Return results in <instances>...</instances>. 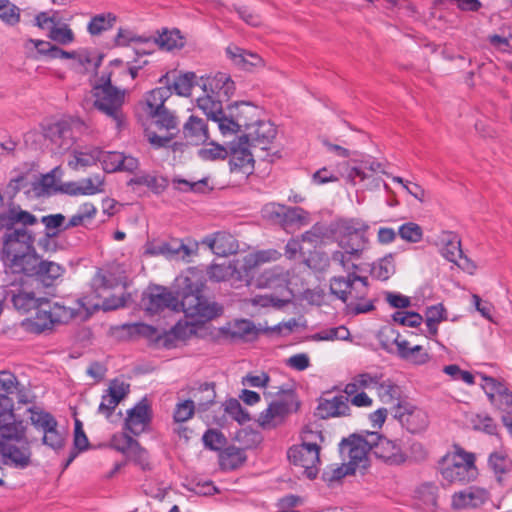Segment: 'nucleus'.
Returning <instances> with one entry per match:
<instances>
[{
	"label": "nucleus",
	"mask_w": 512,
	"mask_h": 512,
	"mask_svg": "<svg viewBox=\"0 0 512 512\" xmlns=\"http://www.w3.org/2000/svg\"><path fill=\"white\" fill-rule=\"evenodd\" d=\"M21 19V9L10 0H0V20L7 26H16Z\"/></svg>",
	"instance_id": "de8ad7c7"
},
{
	"label": "nucleus",
	"mask_w": 512,
	"mask_h": 512,
	"mask_svg": "<svg viewBox=\"0 0 512 512\" xmlns=\"http://www.w3.org/2000/svg\"><path fill=\"white\" fill-rule=\"evenodd\" d=\"M183 134L188 144L201 145L209 139L206 122L194 115H191L183 127Z\"/></svg>",
	"instance_id": "2f4dec72"
},
{
	"label": "nucleus",
	"mask_w": 512,
	"mask_h": 512,
	"mask_svg": "<svg viewBox=\"0 0 512 512\" xmlns=\"http://www.w3.org/2000/svg\"><path fill=\"white\" fill-rule=\"evenodd\" d=\"M196 75L193 72H187L177 76L172 86L176 93L180 96H189L194 86Z\"/></svg>",
	"instance_id": "0e129e2a"
},
{
	"label": "nucleus",
	"mask_w": 512,
	"mask_h": 512,
	"mask_svg": "<svg viewBox=\"0 0 512 512\" xmlns=\"http://www.w3.org/2000/svg\"><path fill=\"white\" fill-rule=\"evenodd\" d=\"M311 338L315 341L348 340L350 332L345 326H339L320 331Z\"/></svg>",
	"instance_id": "4d7b16f0"
},
{
	"label": "nucleus",
	"mask_w": 512,
	"mask_h": 512,
	"mask_svg": "<svg viewBox=\"0 0 512 512\" xmlns=\"http://www.w3.org/2000/svg\"><path fill=\"white\" fill-rule=\"evenodd\" d=\"M368 228V225L358 218L334 220V241L341 250L331 254L333 263L338 264L344 271L357 270L359 266L352 261L360 259L368 249Z\"/></svg>",
	"instance_id": "f257e3e1"
},
{
	"label": "nucleus",
	"mask_w": 512,
	"mask_h": 512,
	"mask_svg": "<svg viewBox=\"0 0 512 512\" xmlns=\"http://www.w3.org/2000/svg\"><path fill=\"white\" fill-rule=\"evenodd\" d=\"M237 272L236 266L231 262L212 263L208 266L205 276L213 282H223L231 278Z\"/></svg>",
	"instance_id": "a18cd8bd"
},
{
	"label": "nucleus",
	"mask_w": 512,
	"mask_h": 512,
	"mask_svg": "<svg viewBox=\"0 0 512 512\" xmlns=\"http://www.w3.org/2000/svg\"><path fill=\"white\" fill-rule=\"evenodd\" d=\"M395 273L392 255L385 256L371 267V275L381 281L388 280Z\"/></svg>",
	"instance_id": "09e8293b"
},
{
	"label": "nucleus",
	"mask_w": 512,
	"mask_h": 512,
	"mask_svg": "<svg viewBox=\"0 0 512 512\" xmlns=\"http://www.w3.org/2000/svg\"><path fill=\"white\" fill-rule=\"evenodd\" d=\"M179 288V311H183L186 317L199 319H212L218 316L222 308L216 303H210L203 295L205 287V273L198 267L188 268L177 279Z\"/></svg>",
	"instance_id": "f03ea898"
},
{
	"label": "nucleus",
	"mask_w": 512,
	"mask_h": 512,
	"mask_svg": "<svg viewBox=\"0 0 512 512\" xmlns=\"http://www.w3.org/2000/svg\"><path fill=\"white\" fill-rule=\"evenodd\" d=\"M197 409L193 400L187 399L176 404L173 418L175 422L183 423L191 419Z\"/></svg>",
	"instance_id": "69168bd1"
},
{
	"label": "nucleus",
	"mask_w": 512,
	"mask_h": 512,
	"mask_svg": "<svg viewBox=\"0 0 512 512\" xmlns=\"http://www.w3.org/2000/svg\"><path fill=\"white\" fill-rule=\"evenodd\" d=\"M393 416L399 420L401 425L410 433L424 431L429 423L427 413L407 402L398 403L393 408Z\"/></svg>",
	"instance_id": "f3484780"
},
{
	"label": "nucleus",
	"mask_w": 512,
	"mask_h": 512,
	"mask_svg": "<svg viewBox=\"0 0 512 512\" xmlns=\"http://www.w3.org/2000/svg\"><path fill=\"white\" fill-rule=\"evenodd\" d=\"M256 112L254 106L244 102L229 106L225 117L220 121V132L226 136L243 129L246 133L249 127L254 124Z\"/></svg>",
	"instance_id": "9d476101"
},
{
	"label": "nucleus",
	"mask_w": 512,
	"mask_h": 512,
	"mask_svg": "<svg viewBox=\"0 0 512 512\" xmlns=\"http://www.w3.org/2000/svg\"><path fill=\"white\" fill-rule=\"evenodd\" d=\"M334 235V221L329 224L317 222L301 235V240L316 248L326 244L328 241H334Z\"/></svg>",
	"instance_id": "7c9ffc66"
},
{
	"label": "nucleus",
	"mask_w": 512,
	"mask_h": 512,
	"mask_svg": "<svg viewBox=\"0 0 512 512\" xmlns=\"http://www.w3.org/2000/svg\"><path fill=\"white\" fill-rule=\"evenodd\" d=\"M476 456L459 446L445 454L438 463L442 482L447 484H466L477 479L479 472Z\"/></svg>",
	"instance_id": "39448f33"
},
{
	"label": "nucleus",
	"mask_w": 512,
	"mask_h": 512,
	"mask_svg": "<svg viewBox=\"0 0 512 512\" xmlns=\"http://www.w3.org/2000/svg\"><path fill=\"white\" fill-rule=\"evenodd\" d=\"M324 440L325 438L321 430H314L311 426H305L301 433L300 445L320 452Z\"/></svg>",
	"instance_id": "603ef678"
},
{
	"label": "nucleus",
	"mask_w": 512,
	"mask_h": 512,
	"mask_svg": "<svg viewBox=\"0 0 512 512\" xmlns=\"http://www.w3.org/2000/svg\"><path fill=\"white\" fill-rule=\"evenodd\" d=\"M170 96V89L167 87H159L151 90L145 99L146 113L150 116L157 113L158 111L166 108L165 101Z\"/></svg>",
	"instance_id": "79ce46f5"
},
{
	"label": "nucleus",
	"mask_w": 512,
	"mask_h": 512,
	"mask_svg": "<svg viewBox=\"0 0 512 512\" xmlns=\"http://www.w3.org/2000/svg\"><path fill=\"white\" fill-rule=\"evenodd\" d=\"M94 91L95 108L111 119L116 129L120 130L125 123L123 112L125 92L114 87L110 77L102 85L96 86Z\"/></svg>",
	"instance_id": "423d86ee"
},
{
	"label": "nucleus",
	"mask_w": 512,
	"mask_h": 512,
	"mask_svg": "<svg viewBox=\"0 0 512 512\" xmlns=\"http://www.w3.org/2000/svg\"><path fill=\"white\" fill-rule=\"evenodd\" d=\"M347 276H334L330 280V291L346 303L357 292L363 295L369 286L368 278L356 274V270L346 271Z\"/></svg>",
	"instance_id": "ddd939ff"
},
{
	"label": "nucleus",
	"mask_w": 512,
	"mask_h": 512,
	"mask_svg": "<svg viewBox=\"0 0 512 512\" xmlns=\"http://www.w3.org/2000/svg\"><path fill=\"white\" fill-rule=\"evenodd\" d=\"M11 301L14 307L23 312H29L31 310H42L44 304L48 303V299L42 297H36L34 292H27L24 290L19 291L12 295Z\"/></svg>",
	"instance_id": "4c0bfd02"
},
{
	"label": "nucleus",
	"mask_w": 512,
	"mask_h": 512,
	"mask_svg": "<svg viewBox=\"0 0 512 512\" xmlns=\"http://www.w3.org/2000/svg\"><path fill=\"white\" fill-rule=\"evenodd\" d=\"M276 135L277 129L272 122L256 119L248 131L240 137L244 138V141L249 143L251 147H260L262 150H267Z\"/></svg>",
	"instance_id": "412c9836"
},
{
	"label": "nucleus",
	"mask_w": 512,
	"mask_h": 512,
	"mask_svg": "<svg viewBox=\"0 0 512 512\" xmlns=\"http://www.w3.org/2000/svg\"><path fill=\"white\" fill-rule=\"evenodd\" d=\"M75 316L74 309L70 307H66L58 302L50 303L48 300L47 304H44L42 310L37 312V320H41L44 317L45 321L43 323L36 322V325L40 328V330H45L51 328V326L55 323H66L69 320L73 319Z\"/></svg>",
	"instance_id": "5701e85b"
},
{
	"label": "nucleus",
	"mask_w": 512,
	"mask_h": 512,
	"mask_svg": "<svg viewBox=\"0 0 512 512\" xmlns=\"http://www.w3.org/2000/svg\"><path fill=\"white\" fill-rule=\"evenodd\" d=\"M226 54L236 66L244 70H251L253 67L261 66L263 63L262 58L258 54L238 46L227 47Z\"/></svg>",
	"instance_id": "c9c22d12"
},
{
	"label": "nucleus",
	"mask_w": 512,
	"mask_h": 512,
	"mask_svg": "<svg viewBox=\"0 0 512 512\" xmlns=\"http://www.w3.org/2000/svg\"><path fill=\"white\" fill-rule=\"evenodd\" d=\"M33 244L34 236L27 229H15L6 233L1 251L5 270L32 277L40 258Z\"/></svg>",
	"instance_id": "20e7f679"
},
{
	"label": "nucleus",
	"mask_w": 512,
	"mask_h": 512,
	"mask_svg": "<svg viewBox=\"0 0 512 512\" xmlns=\"http://www.w3.org/2000/svg\"><path fill=\"white\" fill-rule=\"evenodd\" d=\"M489 470L493 473L496 482L505 486L507 476L512 472V459L504 451L492 452L487 460Z\"/></svg>",
	"instance_id": "c85d7f7f"
},
{
	"label": "nucleus",
	"mask_w": 512,
	"mask_h": 512,
	"mask_svg": "<svg viewBox=\"0 0 512 512\" xmlns=\"http://www.w3.org/2000/svg\"><path fill=\"white\" fill-rule=\"evenodd\" d=\"M355 470L353 467H350L348 463H343L342 465H331L323 472V480L332 483L341 480L343 477L347 475L354 474Z\"/></svg>",
	"instance_id": "680f3d73"
},
{
	"label": "nucleus",
	"mask_w": 512,
	"mask_h": 512,
	"mask_svg": "<svg viewBox=\"0 0 512 512\" xmlns=\"http://www.w3.org/2000/svg\"><path fill=\"white\" fill-rule=\"evenodd\" d=\"M373 439H378L376 434L367 432L365 436L351 435L341 441L339 449L342 458L344 461H347L348 465L353 467L355 471L368 467V453L371 452Z\"/></svg>",
	"instance_id": "6e6552de"
},
{
	"label": "nucleus",
	"mask_w": 512,
	"mask_h": 512,
	"mask_svg": "<svg viewBox=\"0 0 512 512\" xmlns=\"http://www.w3.org/2000/svg\"><path fill=\"white\" fill-rule=\"evenodd\" d=\"M204 243L218 256H228L237 253L239 245L237 240L227 232H217L206 237Z\"/></svg>",
	"instance_id": "c756f323"
},
{
	"label": "nucleus",
	"mask_w": 512,
	"mask_h": 512,
	"mask_svg": "<svg viewBox=\"0 0 512 512\" xmlns=\"http://www.w3.org/2000/svg\"><path fill=\"white\" fill-rule=\"evenodd\" d=\"M201 81L204 93L211 94L225 101L229 100L235 90L234 82L225 73L219 72L214 76L202 78Z\"/></svg>",
	"instance_id": "393cba45"
},
{
	"label": "nucleus",
	"mask_w": 512,
	"mask_h": 512,
	"mask_svg": "<svg viewBox=\"0 0 512 512\" xmlns=\"http://www.w3.org/2000/svg\"><path fill=\"white\" fill-rule=\"evenodd\" d=\"M192 399L198 412H204L215 402L216 392L213 383H203L191 389Z\"/></svg>",
	"instance_id": "58836bf2"
},
{
	"label": "nucleus",
	"mask_w": 512,
	"mask_h": 512,
	"mask_svg": "<svg viewBox=\"0 0 512 512\" xmlns=\"http://www.w3.org/2000/svg\"><path fill=\"white\" fill-rule=\"evenodd\" d=\"M280 257L281 253L275 249L260 250L249 254L246 258V263L250 267H254L267 262L276 261Z\"/></svg>",
	"instance_id": "13d9d810"
},
{
	"label": "nucleus",
	"mask_w": 512,
	"mask_h": 512,
	"mask_svg": "<svg viewBox=\"0 0 512 512\" xmlns=\"http://www.w3.org/2000/svg\"><path fill=\"white\" fill-rule=\"evenodd\" d=\"M350 412L349 398L344 395L321 398L317 406V414L322 419L349 416Z\"/></svg>",
	"instance_id": "a878e982"
},
{
	"label": "nucleus",
	"mask_w": 512,
	"mask_h": 512,
	"mask_svg": "<svg viewBox=\"0 0 512 512\" xmlns=\"http://www.w3.org/2000/svg\"><path fill=\"white\" fill-rule=\"evenodd\" d=\"M122 328L131 337L142 336L151 340L158 337L157 329L155 327L142 322L124 324Z\"/></svg>",
	"instance_id": "5fc2aeb1"
},
{
	"label": "nucleus",
	"mask_w": 512,
	"mask_h": 512,
	"mask_svg": "<svg viewBox=\"0 0 512 512\" xmlns=\"http://www.w3.org/2000/svg\"><path fill=\"white\" fill-rule=\"evenodd\" d=\"M150 420V407L142 401L128 410L127 418L125 419V429L133 435H140L147 429Z\"/></svg>",
	"instance_id": "bb28decb"
},
{
	"label": "nucleus",
	"mask_w": 512,
	"mask_h": 512,
	"mask_svg": "<svg viewBox=\"0 0 512 512\" xmlns=\"http://www.w3.org/2000/svg\"><path fill=\"white\" fill-rule=\"evenodd\" d=\"M288 459L296 466L304 468L309 479L316 478L320 465V452L302 445H294L287 452Z\"/></svg>",
	"instance_id": "6ab92c4d"
},
{
	"label": "nucleus",
	"mask_w": 512,
	"mask_h": 512,
	"mask_svg": "<svg viewBox=\"0 0 512 512\" xmlns=\"http://www.w3.org/2000/svg\"><path fill=\"white\" fill-rule=\"evenodd\" d=\"M37 218L32 213L23 210L20 205L13 202L5 203L0 214V228L14 231L15 229H27L37 223Z\"/></svg>",
	"instance_id": "aec40b11"
},
{
	"label": "nucleus",
	"mask_w": 512,
	"mask_h": 512,
	"mask_svg": "<svg viewBox=\"0 0 512 512\" xmlns=\"http://www.w3.org/2000/svg\"><path fill=\"white\" fill-rule=\"evenodd\" d=\"M159 128H164L167 132L175 130L178 132V121L173 112L164 108L151 116Z\"/></svg>",
	"instance_id": "bf43d9fd"
},
{
	"label": "nucleus",
	"mask_w": 512,
	"mask_h": 512,
	"mask_svg": "<svg viewBox=\"0 0 512 512\" xmlns=\"http://www.w3.org/2000/svg\"><path fill=\"white\" fill-rule=\"evenodd\" d=\"M128 184L129 185L146 186L152 192H154L156 194H160L166 190V188L169 185V181L164 176H158V175L149 174V173H139V174L135 175L132 179H130Z\"/></svg>",
	"instance_id": "ea45409f"
},
{
	"label": "nucleus",
	"mask_w": 512,
	"mask_h": 512,
	"mask_svg": "<svg viewBox=\"0 0 512 512\" xmlns=\"http://www.w3.org/2000/svg\"><path fill=\"white\" fill-rule=\"evenodd\" d=\"M438 244L441 245L440 252L442 256L453 263H458V260H465L468 258L463 255L461 249V241L459 236L451 231H442L438 236Z\"/></svg>",
	"instance_id": "cd10ccee"
},
{
	"label": "nucleus",
	"mask_w": 512,
	"mask_h": 512,
	"mask_svg": "<svg viewBox=\"0 0 512 512\" xmlns=\"http://www.w3.org/2000/svg\"><path fill=\"white\" fill-rule=\"evenodd\" d=\"M310 223V213L301 207L286 206L283 226L298 224L304 226Z\"/></svg>",
	"instance_id": "3c124183"
},
{
	"label": "nucleus",
	"mask_w": 512,
	"mask_h": 512,
	"mask_svg": "<svg viewBox=\"0 0 512 512\" xmlns=\"http://www.w3.org/2000/svg\"><path fill=\"white\" fill-rule=\"evenodd\" d=\"M262 280L268 287L280 288V296L274 294L256 295L252 303L261 307H276L281 308L289 302L285 297L290 294L287 287V277L283 273H276L274 270H269L263 273Z\"/></svg>",
	"instance_id": "4468645a"
},
{
	"label": "nucleus",
	"mask_w": 512,
	"mask_h": 512,
	"mask_svg": "<svg viewBox=\"0 0 512 512\" xmlns=\"http://www.w3.org/2000/svg\"><path fill=\"white\" fill-rule=\"evenodd\" d=\"M101 158V149L92 147L86 150H74L68 160V166L73 170L85 169L95 165Z\"/></svg>",
	"instance_id": "e433bc0d"
},
{
	"label": "nucleus",
	"mask_w": 512,
	"mask_h": 512,
	"mask_svg": "<svg viewBox=\"0 0 512 512\" xmlns=\"http://www.w3.org/2000/svg\"><path fill=\"white\" fill-rule=\"evenodd\" d=\"M29 412L31 424L43 432L42 443L55 451L62 449L65 444V433L58 429L55 417L37 407L30 408Z\"/></svg>",
	"instance_id": "1a4fd4ad"
},
{
	"label": "nucleus",
	"mask_w": 512,
	"mask_h": 512,
	"mask_svg": "<svg viewBox=\"0 0 512 512\" xmlns=\"http://www.w3.org/2000/svg\"><path fill=\"white\" fill-rule=\"evenodd\" d=\"M246 460L245 453L237 447H228L220 455L221 465L225 468L235 469Z\"/></svg>",
	"instance_id": "8fccbe9b"
},
{
	"label": "nucleus",
	"mask_w": 512,
	"mask_h": 512,
	"mask_svg": "<svg viewBox=\"0 0 512 512\" xmlns=\"http://www.w3.org/2000/svg\"><path fill=\"white\" fill-rule=\"evenodd\" d=\"M142 303L149 314H157L164 310L179 311L178 296L161 285L148 286L143 293Z\"/></svg>",
	"instance_id": "9b49d317"
},
{
	"label": "nucleus",
	"mask_w": 512,
	"mask_h": 512,
	"mask_svg": "<svg viewBox=\"0 0 512 512\" xmlns=\"http://www.w3.org/2000/svg\"><path fill=\"white\" fill-rule=\"evenodd\" d=\"M368 291L369 289L363 295H359L355 292L348 302H346L347 310L350 314H365L375 309L374 301L367 299Z\"/></svg>",
	"instance_id": "c03bdc74"
},
{
	"label": "nucleus",
	"mask_w": 512,
	"mask_h": 512,
	"mask_svg": "<svg viewBox=\"0 0 512 512\" xmlns=\"http://www.w3.org/2000/svg\"><path fill=\"white\" fill-rule=\"evenodd\" d=\"M154 43L167 51L180 49L185 44L184 38L177 29L171 31L165 30L163 33L159 34L157 38H154Z\"/></svg>",
	"instance_id": "49530a36"
},
{
	"label": "nucleus",
	"mask_w": 512,
	"mask_h": 512,
	"mask_svg": "<svg viewBox=\"0 0 512 512\" xmlns=\"http://www.w3.org/2000/svg\"><path fill=\"white\" fill-rule=\"evenodd\" d=\"M204 446L210 450H221L227 443L226 437L218 430L208 429L202 437Z\"/></svg>",
	"instance_id": "338daca9"
},
{
	"label": "nucleus",
	"mask_w": 512,
	"mask_h": 512,
	"mask_svg": "<svg viewBox=\"0 0 512 512\" xmlns=\"http://www.w3.org/2000/svg\"><path fill=\"white\" fill-rule=\"evenodd\" d=\"M48 37L52 41L61 45H68L72 43L75 39L73 31L66 24L62 26H51Z\"/></svg>",
	"instance_id": "052dcab7"
},
{
	"label": "nucleus",
	"mask_w": 512,
	"mask_h": 512,
	"mask_svg": "<svg viewBox=\"0 0 512 512\" xmlns=\"http://www.w3.org/2000/svg\"><path fill=\"white\" fill-rule=\"evenodd\" d=\"M224 101L225 100L208 93H204L203 96L197 99L199 109H201L209 119L217 123L219 129L220 121H222L221 119L226 115V111L223 110L222 105Z\"/></svg>",
	"instance_id": "72a5a7b5"
},
{
	"label": "nucleus",
	"mask_w": 512,
	"mask_h": 512,
	"mask_svg": "<svg viewBox=\"0 0 512 512\" xmlns=\"http://www.w3.org/2000/svg\"><path fill=\"white\" fill-rule=\"evenodd\" d=\"M65 269L56 262L41 260L39 258L36 272L32 277H35L44 286L50 287L63 275Z\"/></svg>",
	"instance_id": "473e14b6"
},
{
	"label": "nucleus",
	"mask_w": 512,
	"mask_h": 512,
	"mask_svg": "<svg viewBox=\"0 0 512 512\" xmlns=\"http://www.w3.org/2000/svg\"><path fill=\"white\" fill-rule=\"evenodd\" d=\"M25 431L23 420L17 419L14 413L13 400L7 395L0 394V438L21 439Z\"/></svg>",
	"instance_id": "2eb2a0df"
},
{
	"label": "nucleus",
	"mask_w": 512,
	"mask_h": 512,
	"mask_svg": "<svg viewBox=\"0 0 512 512\" xmlns=\"http://www.w3.org/2000/svg\"><path fill=\"white\" fill-rule=\"evenodd\" d=\"M260 329L250 320L240 319L221 328V334L232 341L251 342L257 339Z\"/></svg>",
	"instance_id": "b1692460"
},
{
	"label": "nucleus",
	"mask_w": 512,
	"mask_h": 512,
	"mask_svg": "<svg viewBox=\"0 0 512 512\" xmlns=\"http://www.w3.org/2000/svg\"><path fill=\"white\" fill-rule=\"evenodd\" d=\"M400 333L392 327H385L380 330L378 339L383 350L390 354H394L397 341H399Z\"/></svg>",
	"instance_id": "6e6d98bb"
},
{
	"label": "nucleus",
	"mask_w": 512,
	"mask_h": 512,
	"mask_svg": "<svg viewBox=\"0 0 512 512\" xmlns=\"http://www.w3.org/2000/svg\"><path fill=\"white\" fill-rule=\"evenodd\" d=\"M43 134L60 149H68L70 146L71 130L66 121L48 124L43 128Z\"/></svg>",
	"instance_id": "f704fd0d"
},
{
	"label": "nucleus",
	"mask_w": 512,
	"mask_h": 512,
	"mask_svg": "<svg viewBox=\"0 0 512 512\" xmlns=\"http://www.w3.org/2000/svg\"><path fill=\"white\" fill-rule=\"evenodd\" d=\"M276 395L277 399L259 415L258 423L264 429L275 428L282 424L289 414L296 412L300 407V402L292 389L281 388Z\"/></svg>",
	"instance_id": "0eeeda50"
},
{
	"label": "nucleus",
	"mask_w": 512,
	"mask_h": 512,
	"mask_svg": "<svg viewBox=\"0 0 512 512\" xmlns=\"http://www.w3.org/2000/svg\"><path fill=\"white\" fill-rule=\"evenodd\" d=\"M377 395L384 404H393L396 402L397 405L398 403H404L400 400L402 395L400 386L391 379L382 378L377 388Z\"/></svg>",
	"instance_id": "a19ab883"
},
{
	"label": "nucleus",
	"mask_w": 512,
	"mask_h": 512,
	"mask_svg": "<svg viewBox=\"0 0 512 512\" xmlns=\"http://www.w3.org/2000/svg\"><path fill=\"white\" fill-rule=\"evenodd\" d=\"M481 378V385L491 402L494 401L497 395L501 397L502 394L507 391L505 385L497 381L495 378L486 375H481Z\"/></svg>",
	"instance_id": "774afa93"
},
{
	"label": "nucleus",
	"mask_w": 512,
	"mask_h": 512,
	"mask_svg": "<svg viewBox=\"0 0 512 512\" xmlns=\"http://www.w3.org/2000/svg\"><path fill=\"white\" fill-rule=\"evenodd\" d=\"M116 17L111 13L107 15L100 14L94 16L88 23L87 29L91 35H99L103 31L110 29L115 22Z\"/></svg>",
	"instance_id": "864d4df0"
},
{
	"label": "nucleus",
	"mask_w": 512,
	"mask_h": 512,
	"mask_svg": "<svg viewBox=\"0 0 512 512\" xmlns=\"http://www.w3.org/2000/svg\"><path fill=\"white\" fill-rule=\"evenodd\" d=\"M378 439H373L371 443V452L379 459L391 465H398L406 460V455L402 452L400 446L377 432Z\"/></svg>",
	"instance_id": "4be33fe9"
},
{
	"label": "nucleus",
	"mask_w": 512,
	"mask_h": 512,
	"mask_svg": "<svg viewBox=\"0 0 512 512\" xmlns=\"http://www.w3.org/2000/svg\"><path fill=\"white\" fill-rule=\"evenodd\" d=\"M32 452L26 434L21 439L0 438V458L4 464L24 469L31 463Z\"/></svg>",
	"instance_id": "f8f14e48"
},
{
	"label": "nucleus",
	"mask_w": 512,
	"mask_h": 512,
	"mask_svg": "<svg viewBox=\"0 0 512 512\" xmlns=\"http://www.w3.org/2000/svg\"><path fill=\"white\" fill-rule=\"evenodd\" d=\"M250 148V144L246 143L244 138L241 137L228 144L227 157L229 158L231 172L247 176L253 173L255 160Z\"/></svg>",
	"instance_id": "dca6fc26"
},
{
	"label": "nucleus",
	"mask_w": 512,
	"mask_h": 512,
	"mask_svg": "<svg viewBox=\"0 0 512 512\" xmlns=\"http://www.w3.org/2000/svg\"><path fill=\"white\" fill-rule=\"evenodd\" d=\"M398 234L403 240L407 242L417 243L422 240L423 229L417 223L407 222L399 227Z\"/></svg>",
	"instance_id": "e2e57ef3"
},
{
	"label": "nucleus",
	"mask_w": 512,
	"mask_h": 512,
	"mask_svg": "<svg viewBox=\"0 0 512 512\" xmlns=\"http://www.w3.org/2000/svg\"><path fill=\"white\" fill-rule=\"evenodd\" d=\"M33 244L34 236L27 229H15L6 233L1 251L5 270L32 277L40 258Z\"/></svg>",
	"instance_id": "7ed1b4c3"
},
{
	"label": "nucleus",
	"mask_w": 512,
	"mask_h": 512,
	"mask_svg": "<svg viewBox=\"0 0 512 512\" xmlns=\"http://www.w3.org/2000/svg\"><path fill=\"white\" fill-rule=\"evenodd\" d=\"M381 168V164L376 161H362L358 167H352L348 174L347 179L353 185L358 182H363L373 177V173Z\"/></svg>",
	"instance_id": "37998d69"
},
{
	"label": "nucleus",
	"mask_w": 512,
	"mask_h": 512,
	"mask_svg": "<svg viewBox=\"0 0 512 512\" xmlns=\"http://www.w3.org/2000/svg\"><path fill=\"white\" fill-rule=\"evenodd\" d=\"M491 498L490 491L485 487L468 486L451 496V507L455 510L476 509L485 505Z\"/></svg>",
	"instance_id": "a211bd4d"
}]
</instances>
